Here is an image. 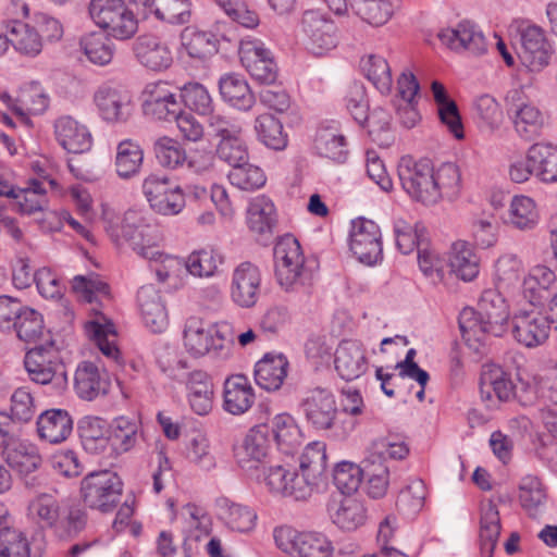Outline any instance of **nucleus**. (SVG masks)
I'll return each instance as SVG.
<instances>
[{
  "label": "nucleus",
  "mask_w": 557,
  "mask_h": 557,
  "mask_svg": "<svg viewBox=\"0 0 557 557\" xmlns=\"http://www.w3.org/2000/svg\"><path fill=\"white\" fill-rule=\"evenodd\" d=\"M508 305L495 288L485 289L478 308H465L458 318L461 336L476 354H482L488 334L502 336L509 319Z\"/></svg>",
  "instance_id": "nucleus-1"
},
{
  "label": "nucleus",
  "mask_w": 557,
  "mask_h": 557,
  "mask_svg": "<svg viewBox=\"0 0 557 557\" xmlns=\"http://www.w3.org/2000/svg\"><path fill=\"white\" fill-rule=\"evenodd\" d=\"M235 343L233 327L227 322L209 323L191 317L184 329V346L194 357L211 355L226 360L232 356Z\"/></svg>",
  "instance_id": "nucleus-2"
},
{
  "label": "nucleus",
  "mask_w": 557,
  "mask_h": 557,
  "mask_svg": "<svg viewBox=\"0 0 557 557\" xmlns=\"http://www.w3.org/2000/svg\"><path fill=\"white\" fill-rule=\"evenodd\" d=\"M108 233L117 247L127 244L144 259L158 260L161 257L158 230L148 222L143 211L127 210L121 223L110 225Z\"/></svg>",
  "instance_id": "nucleus-3"
},
{
  "label": "nucleus",
  "mask_w": 557,
  "mask_h": 557,
  "mask_svg": "<svg viewBox=\"0 0 557 557\" xmlns=\"http://www.w3.org/2000/svg\"><path fill=\"white\" fill-rule=\"evenodd\" d=\"M307 422L318 431H331L337 440L347 438L357 425L354 418L339 420L334 395L325 388L317 387L307 393L300 403Z\"/></svg>",
  "instance_id": "nucleus-4"
},
{
  "label": "nucleus",
  "mask_w": 557,
  "mask_h": 557,
  "mask_svg": "<svg viewBox=\"0 0 557 557\" xmlns=\"http://www.w3.org/2000/svg\"><path fill=\"white\" fill-rule=\"evenodd\" d=\"M123 486V481L115 471L95 470L81 480L79 496L87 508L108 513L120 504Z\"/></svg>",
  "instance_id": "nucleus-5"
},
{
  "label": "nucleus",
  "mask_w": 557,
  "mask_h": 557,
  "mask_svg": "<svg viewBox=\"0 0 557 557\" xmlns=\"http://www.w3.org/2000/svg\"><path fill=\"white\" fill-rule=\"evenodd\" d=\"M398 176L404 190L413 200L426 206L440 201V191L434 182V166L430 160L416 161L411 157H403L398 164Z\"/></svg>",
  "instance_id": "nucleus-6"
},
{
  "label": "nucleus",
  "mask_w": 557,
  "mask_h": 557,
  "mask_svg": "<svg viewBox=\"0 0 557 557\" xmlns=\"http://www.w3.org/2000/svg\"><path fill=\"white\" fill-rule=\"evenodd\" d=\"M208 131L211 137L219 139L216 156L232 169L249 160L248 148L243 139V127L237 120L212 114L208 120Z\"/></svg>",
  "instance_id": "nucleus-7"
},
{
  "label": "nucleus",
  "mask_w": 557,
  "mask_h": 557,
  "mask_svg": "<svg viewBox=\"0 0 557 557\" xmlns=\"http://www.w3.org/2000/svg\"><path fill=\"white\" fill-rule=\"evenodd\" d=\"M275 276L286 290L305 285L311 280V271L305 267V257L299 242L293 235H285L274 246Z\"/></svg>",
  "instance_id": "nucleus-8"
},
{
  "label": "nucleus",
  "mask_w": 557,
  "mask_h": 557,
  "mask_svg": "<svg viewBox=\"0 0 557 557\" xmlns=\"http://www.w3.org/2000/svg\"><path fill=\"white\" fill-rule=\"evenodd\" d=\"M24 364L30 380L35 383L45 385L55 380L60 386L66 384L65 367L51 338L29 349L25 355Z\"/></svg>",
  "instance_id": "nucleus-9"
},
{
  "label": "nucleus",
  "mask_w": 557,
  "mask_h": 557,
  "mask_svg": "<svg viewBox=\"0 0 557 557\" xmlns=\"http://www.w3.org/2000/svg\"><path fill=\"white\" fill-rule=\"evenodd\" d=\"M143 191L150 207L163 215L180 213L185 207V197L181 188L165 175L151 174L143 183Z\"/></svg>",
  "instance_id": "nucleus-10"
},
{
  "label": "nucleus",
  "mask_w": 557,
  "mask_h": 557,
  "mask_svg": "<svg viewBox=\"0 0 557 557\" xmlns=\"http://www.w3.org/2000/svg\"><path fill=\"white\" fill-rule=\"evenodd\" d=\"M349 247L357 259L367 265L383 258L382 236L379 225L363 218L352 221Z\"/></svg>",
  "instance_id": "nucleus-11"
},
{
  "label": "nucleus",
  "mask_w": 557,
  "mask_h": 557,
  "mask_svg": "<svg viewBox=\"0 0 557 557\" xmlns=\"http://www.w3.org/2000/svg\"><path fill=\"white\" fill-rule=\"evenodd\" d=\"M100 116L108 123H126L134 112L129 91L121 86L103 84L94 95Z\"/></svg>",
  "instance_id": "nucleus-12"
},
{
  "label": "nucleus",
  "mask_w": 557,
  "mask_h": 557,
  "mask_svg": "<svg viewBox=\"0 0 557 557\" xmlns=\"http://www.w3.org/2000/svg\"><path fill=\"white\" fill-rule=\"evenodd\" d=\"M270 426L258 424L249 430L240 444L234 447L238 466L246 471H259L267 463L270 448Z\"/></svg>",
  "instance_id": "nucleus-13"
},
{
  "label": "nucleus",
  "mask_w": 557,
  "mask_h": 557,
  "mask_svg": "<svg viewBox=\"0 0 557 557\" xmlns=\"http://www.w3.org/2000/svg\"><path fill=\"white\" fill-rule=\"evenodd\" d=\"M438 38L444 46L458 53L468 52L479 57L487 51L483 32L470 21H461L454 27L442 29Z\"/></svg>",
  "instance_id": "nucleus-14"
},
{
  "label": "nucleus",
  "mask_w": 557,
  "mask_h": 557,
  "mask_svg": "<svg viewBox=\"0 0 557 557\" xmlns=\"http://www.w3.org/2000/svg\"><path fill=\"white\" fill-rule=\"evenodd\" d=\"M480 394L486 407L497 408L500 403H508L517 397V386L510 373L498 366L484 368L480 379Z\"/></svg>",
  "instance_id": "nucleus-15"
},
{
  "label": "nucleus",
  "mask_w": 557,
  "mask_h": 557,
  "mask_svg": "<svg viewBox=\"0 0 557 557\" xmlns=\"http://www.w3.org/2000/svg\"><path fill=\"white\" fill-rule=\"evenodd\" d=\"M261 289V274L257 265L245 261L238 264L232 275L231 299L240 308L253 307Z\"/></svg>",
  "instance_id": "nucleus-16"
},
{
  "label": "nucleus",
  "mask_w": 557,
  "mask_h": 557,
  "mask_svg": "<svg viewBox=\"0 0 557 557\" xmlns=\"http://www.w3.org/2000/svg\"><path fill=\"white\" fill-rule=\"evenodd\" d=\"M520 44L519 58L529 71L540 72L549 64L552 46L540 26L530 25L523 28L520 34Z\"/></svg>",
  "instance_id": "nucleus-17"
},
{
  "label": "nucleus",
  "mask_w": 557,
  "mask_h": 557,
  "mask_svg": "<svg viewBox=\"0 0 557 557\" xmlns=\"http://www.w3.org/2000/svg\"><path fill=\"white\" fill-rule=\"evenodd\" d=\"M512 323L515 338L525 347H536L543 344L554 326V320L548 310L546 315L537 311L520 312L513 317Z\"/></svg>",
  "instance_id": "nucleus-18"
},
{
  "label": "nucleus",
  "mask_w": 557,
  "mask_h": 557,
  "mask_svg": "<svg viewBox=\"0 0 557 557\" xmlns=\"http://www.w3.org/2000/svg\"><path fill=\"white\" fill-rule=\"evenodd\" d=\"M301 30L307 36V48L314 55H322L336 47L335 26L318 11L302 14Z\"/></svg>",
  "instance_id": "nucleus-19"
},
{
  "label": "nucleus",
  "mask_w": 557,
  "mask_h": 557,
  "mask_svg": "<svg viewBox=\"0 0 557 557\" xmlns=\"http://www.w3.org/2000/svg\"><path fill=\"white\" fill-rule=\"evenodd\" d=\"M137 14L147 16L153 14L156 18L171 25L188 24L191 20V3L189 0H128Z\"/></svg>",
  "instance_id": "nucleus-20"
},
{
  "label": "nucleus",
  "mask_w": 557,
  "mask_h": 557,
  "mask_svg": "<svg viewBox=\"0 0 557 557\" xmlns=\"http://www.w3.org/2000/svg\"><path fill=\"white\" fill-rule=\"evenodd\" d=\"M368 363L366 349L358 341L344 339L334 352L335 371L346 382L362 376L368 370Z\"/></svg>",
  "instance_id": "nucleus-21"
},
{
  "label": "nucleus",
  "mask_w": 557,
  "mask_h": 557,
  "mask_svg": "<svg viewBox=\"0 0 557 557\" xmlns=\"http://www.w3.org/2000/svg\"><path fill=\"white\" fill-rule=\"evenodd\" d=\"M136 60L152 71H162L171 66L173 55L166 42L152 34L138 36L133 44Z\"/></svg>",
  "instance_id": "nucleus-22"
},
{
  "label": "nucleus",
  "mask_w": 557,
  "mask_h": 557,
  "mask_svg": "<svg viewBox=\"0 0 557 557\" xmlns=\"http://www.w3.org/2000/svg\"><path fill=\"white\" fill-rule=\"evenodd\" d=\"M240 62L256 81L273 84L277 76V67L271 52L255 42H245L239 49Z\"/></svg>",
  "instance_id": "nucleus-23"
},
{
  "label": "nucleus",
  "mask_w": 557,
  "mask_h": 557,
  "mask_svg": "<svg viewBox=\"0 0 557 557\" xmlns=\"http://www.w3.org/2000/svg\"><path fill=\"white\" fill-rule=\"evenodd\" d=\"M54 135L62 148L70 153H83L92 145L87 127L69 115L55 120Z\"/></svg>",
  "instance_id": "nucleus-24"
},
{
  "label": "nucleus",
  "mask_w": 557,
  "mask_h": 557,
  "mask_svg": "<svg viewBox=\"0 0 557 557\" xmlns=\"http://www.w3.org/2000/svg\"><path fill=\"white\" fill-rule=\"evenodd\" d=\"M137 302L145 325L153 333L162 332L168 325V313L156 287L141 286L137 293Z\"/></svg>",
  "instance_id": "nucleus-25"
},
{
  "label": "nucleus",
  "mask_w": 557,
  "mask_h": 557,
  "mask_svg": "<svg viewBox=\"0 0 557 557\" xmlns=\"http://www.w3.org/2000/svg\"><path fill=\"white\" fill-rule=\"evenodd\" d=\"M109 382L107 374L101 372L91 361H83L78 364L74 376V388L77 396L85 400H94L99 395L107 393Z\"/></svg>",
  "instance_id": "nucleus-26"
},
{
  "label": "nucleus",
  "mask_w": 557,
  "mask_h": 557,
  "mask_svg": "<svg viewBox=\"0 0 557 557\" xmlns=\"http://www.w3.org/2000/svg\"><path fill=\"white\" fill-rule=\"evenodd\" d=\"M288 364L283 354H265L255 366L256 383L265 391H277L287 376Z\"/></svg>",
  "instance_id": "nucleus-27"
},
{
  "label": "nucleus",
  "mask_w": 557,
  "mask_h": 557,
  "mask_svg": "<svg viewBox=\"0 0 557 557\" xmlns=\"http://www.w3.org/2000/svg\"><path fill=\"white\" fill-rule=\"evenodd\" d=\"M223 396V408L232 414L245 413L255 401L253 388L243 374H235L226 379Z\"/></svg>",
  "instance_id": "nucleus-28"
},
{
  "label": "nucleus",
  "mask_w": 557,
  "mask_h": 557,
  "mask_svg": "<svg viewBox=\"0 0 557 557\" xmlns=\"http://www.w3.org/2000/svg\"><path fill=\"white\" fill-rule=\"evenodd\" d=\"M73 430V419L64 409H49L37 419V432L40 438L58 444L65 441Z\"/></svg>",
  "instance_id": "nucleus-29"
},
{
  "label": "nucleus",
  "mask_w": 557,
  "mask_h": 557,
  "mask_svg": "<svg viewBox=\"0 0 557 557\" xmlns=\"http://www.w3.org/2000/svg\"><path fill=\"white\" fill-rule=\"evenodd\" d=\"M523 285L524 293L530 294V301L533 305L548 306L557 295L556 275L543 265L534 268Z\"/></svg>",
  "instance_id": "nucleus-30"
},
{
  "label": "nucleus",
  "mask_w": 557,
  "mask_h": 557,
  "mask_svg": "<svg viewBox=\"0 0 557 557\" xmlns=\"http://www.w3.org/2000/svg\"><path fill=\"white\" fill-rule=\"evenodd\" d=\"M329 515L338 528L354 531L364 523L366 509L361 502L352 497L333 498L327 506Z\"/></svg>",
  "instance_id": "nucleus-31"
},
{
  "label": "nucleus",
  "mask_w": 557,
  "mask_h": 557,
  "mask_svg": "<svg viewBox=\"0 0 557 557\" xmlns=\"http://www.w3.org/2000/svg\"><path fill=\"white\" fill-rule=\"evenodd\" d=\"M153 152L158 162L169 169H177L187 163L189 169H194L196 172H205L212 166L211 160H208L201 168L196 166L195 161L187 158L180 143L166 136L160 137L154 141Z\"/></svg>",
  "instance_id": "nucleus-32"
},
{
  "label": "nucleus",
  "mask_w": 557,
  "mask_h": 557,
  "mask_svg": "<svg viewBox=\"0 0 557 557\" xmlns=\"http://www.w3.org/2000/svg\"><path fill=\"white\" fill-rule=\"evenodd\" d=\"M528 158L537 180L543 183L557 182V146L535 143L528 149Z\"/></svg>",
  "instance_id": "nucleus-33"
},
{
  "label": "nucleus",
  "mask_w": 557,
  "mask_h": 557,
  "mask_svg": "<svg viewBox=\"0 0 557 557\" xmlns=\"http://www.w3.org/2000/svg\"><path fill=\"white\" fill-rule=\"evenodd\" d=\"M186 387L191 409L199 416L209 413L212 409L213 384L210 376L196 370L188 373Z\"/></svg>",
  "instance_id": "nucleus-34"
},
{
  "label": "nucleus",
  "mask_w": 557,
  "mask_h": 557,
  "mask_svg": "<svg viewBox=\"0 0 557 557\" xmlns=\"http://www.w3.org/2000/svg\"><path fill=\"white\" fill-rule=\"evenodd\" d=\"M509 111L513 113L515 128L521 138L533 140L541 135L545 117L537 107L524 102L511 103Z\"/></svg>",
  "instance_id": "nucleus-35"
},
{
  "label": "nucleus",
  "mask_w": 557,
  "mask_h": 557,
  "mask_svg": "<svg viewBox=\"0 0 557 557\" xmlns=\"http://www.w3.org/2000/svg\"><path fill=\"white\" fill-rule=\"evenodd\" d=\"M499 511L492 500L482 503L480 519V548L482 557H493L500 534Z\"/></svg>",
  "instance_id": "nucleus-36"
},
{
  "label": "nucleus",
  "mask_w": 557,
  "mask_h": 557,
  "mask_svg": "<svg viewBox=\"0 0 557 557\" xmlns=\"http://www.w3.org/2000/svg\"><path fill=\"white\" fill-rule=\"evenodd\" d=\"M219 88L223 100L238 110L248 111L256 102L248 83L239 75L222 76L219 81Z\"/></svg>",
  "instance_id": "nucleus-37"
},
{
  "label": "nucleus",
  "mask_w": 557,
  "mask_h": 557,
  "mask_svg": "<svg viewBox=\"0 0 557 557\" xmlns=\"http://www.w3.org/2000/svg\"><path fill=\"white\" fill-rule=\"evenodd\" d=\"M434 101L437 104V111L441 122L447 126L449 132L457 139L463 138V126L456 102L449 98L445 86L434 81L431 85Z\"/></svg>",
  "instance_id": "nucleus-38"
},
{
  "label": "nucleus",
  "mask_w": 557,
  "mask_h": 557,
  "mask_svg": "<svg viewBox=\"0 0 557 557\" xmlns=\"http://www.w3.org/2000/svg\"><path fill=\"white\" fill-rule=\"evenodd\" d=\"M139 423L136 419L121 416L108 425L109 445L116 454L129 451L137 443Z\"/></svg>",
  "instance_id": "nucleus-39"
},
{
  "label": "nucleus",
  "mask_w": 557,
  "mask_h": 557,
  "mask_svg": "<svg viewBox=\"0 0 557 557\" xmlns=\"http://www.w3.org/2000/svg\"><path fill=\"white\" fill-rule=\"evenodd\" d=\"M78 433L84 449L90 454H101L109 446L108 424L99 417H84L78 422Z\"/></svg>",
  "instance_id": "nucleus-40"
},
{
  "label": "nucleus",
  "mask_w": 557,
  "mask_h": 557,
  "mask_svg": "<svg viewBox=\"0 0 557 557\" xmlns=\"http://www.w3.org/2000/svg\"><path fill=\"white\" fill-rule=\"evenodd\" d=\"M247 224L250 231L265 235L271 234L276 224V211L272 200L265 196L253 198L247 209Z\"/></svg>",
  "instance_id": "nucleus-41"
},
{
  "label": "nucleus",
  "mask_w": 557,
  "mask_h": 557,
  "mask_svg": "<svg viewBox=\"0 0 557 557\" xmlns=\"http://www.w3.org/2000/svg\"><path fill=\"white\" fill-rule=\"evenodd\" d=\"M8 465L21 473H30L41 465V456L35 445L20 442L17 438L2 450Z\"/></svg>",
  "instance_id": "nucleus-42"
},
{
  "label": "nucleus",
  "mask_w": 557,
  "mask_h": 557,
  "mask_svg": "<svg viewBox=\"0 0 557 557\" xmlns=\"http://www.w3.org/2000/svg\"><path fill=\"white\" fill-rule=\"evenodd\" d=\"M187 54L197 60H207L218 52V38L210 32L186 27L181 34Z\"/></svg>",
  "instance_id": "nucleus-43"
},
{
  "label": "nucleus",
  "mask_w": 557,
  "mask_h": 557,
  "mask_svg": "<svg viewBox=\"0 0 557 557\" xmlns=\"http://www.w3.org/2000/svg\"><path fill=\"white\" fill-rule=\"evenodd\" d=\"M92 310L96 318L86 323V333L104 356L117 360L120 351L114 342L109 338L115 336L114 325L106 315L98 312L95 308Z\"/></svg>",
  "instance_id": "nucleus-44"
},
{
  "label": "nucleus",
  "mask_w": 557,
  "mask_h": 557,
  "mask_svg": "<svg viewBox=\"0 0 557 557\" xmlns=\"http://www.w3.org/2000/svg\"><path fill=\"white\" fill-rule=\"evenodd\" d=\"M218 508L220 518L233 531L246 533L256 525L257 513L247 506L221 498L218 500Z\"/></svg>",
  "instance_id": "nucleus-45"
},
{
  "label": "nucleus",
  "mask_w": 557,
  "mask_h": 557,
  "mask_svg": "<svg viewBox=\"0 0 557 557\" xmlns=\"http://www.w3.org/2000/svg\"><path fill=\"white\" fill-rule=\"evenodd\" d=\"M257 139L265 147L273 150H283L287 146V134L283 129L282 122L270 113H263L256 117L253 125Z\"/></svg>",
  "instance_id": "nucleus-46"
},
{
  "label": "nucleus",
  "mask_w": 557,
  "mask_h": 557,
  "mask_svg": "<svg viewBox=\"0 0 557 557\" xmlns=\"http://www.w3.org/2000/svg\"><path fill=\"white\" fill-rule=\"evenodd\" d=\"M449 267L457 277L466 282L472 281L479 274V259L466 242L453 244Z\"/></svg>",
  "instance_id": "nucleus-47"
},
{
  "label": "nucleus",
  "mask_w": 557,
  "mask_h": 557,
  "mask_svg": "<svg viewBox=\"0 0 557 557\" xmlns=\"http://www.w3.org/2000/svg\"><path fill=\"white\" fill-rule=\"evenodd\" d=\"M273 435L278 448L290 454L301 445L302 435L294 418L287 413L277 414L270 426V435Z\"/></svg>",
  "instance_id": "nucleus-48"
},
{
  "label": "nucleus",
  "mask_w": 557,
  "mask_h": 557,
  "mask_svg": "<svg viewBox=\"0 0 557 557\" xmlns=\"http://www.w3.org/2000/svg\"><path fill=\"white\" fill-rule=\"evenodd\" d=\"M17 337L25 343L44 344L50 338L49 331H46L42 315L36 310L26 307L12 330Z\"/></svg>",
  "instance_id": "nucleus-49"
},
{
  "label": "nucleus",
  "mask_w": 557,
  "mask_h": 557,
  "mask_svg": "<svg viewBox=\"0 0 557 557\" xmlns=\"http://www.w3.org/2000/svg\"><path fill=\"white\" fill-rule=\"evenodd\" d=\"M10 44L18 52L26 55H37L41 51V40L37 32L21 21H11L7 25Z\"/></svg>",
  "instance_id": "nucleus-50"
},
{
  "label": "nucleus",
  "mask_w": 557,
  "mask_h": 557,
  "mask_svg": "<svg viewBox=\"0 0 557 557\" xmlns=\"http://www.w3.org/2000/svg\"><path fill=\"white\" fill-rule=\"evenodd\" d=\"M394 235L396 247L404 255L426 245L425 227L421 223L412 225L404 219H397L394 222Z\"/></svg>",
  "instance_id": "nucleus-51"
},
{
  "label": "nucleus",
  "mask_w": 557,
  "mask_h": 557,
  "mask_svg": "<svg viewBox=\"0 0 557 557\" xmlns=\"http://www.w3.org/2000/svg\"><path fill=\"white\" fill-rule=\"evenodd\" d=\"M81 49L87 59L96 65H107L111 62L114 46L111 39L102 33H90L82 37Z\"/></svg>",
  "instance_id": "nucleus-52"
},
{
  "label": "nucleus",
  "mask_w": 557,
  "mask_h": 557,
  "mask_svg": "<svg viewBox=\"0 0 557 557\" xmlns=\"http://www.w3.org/2000/svg\"><path fill=\"white\" fill-rule=\"evenodd\" d=\"M509 223L521 231L535 227L539 222V213L534 200L528 196L512 197L508 214Z\"/></svg>",
  "instance_id": "nucleus-53"
},
{
  "label": "nucleus",
  "mask_w": 557,
  "mask_h": 557,
  "mask_svg": "<svg viewBox=\"0 0 557 557\" xmlns=\"http://www.w3.org/2000/svg\"><path fill=\"white\" fill-rule=\"evenodd\" d=\"M400 7V0H363L352 12L367 23L381 26Z\"/></svg>",
  "instance_id": "nucleus-54"
},
{
  "label": "nucleus",
  "mask_w": 557,
  "mask_h": 557,
  "mask_svg": "<svg viewBox=\"0 0 557 557\" xmlns=\"http://www.w3.org/2000/svg\"><path fill=\"white\" fill-rule=\"evenodd\" d=\"M361 70L366 77L374 85L381 94L391 91L393 79L387 61L376 54H369L361 59Z\"/></svg>",
  "instance_id": "nucleus-55"
},
{
  "label": "nucleus",
  "mask_w": 557,
  "mask_h": 557,
  "mask_svg": "<svg viewBox=\"0 0 557 557\" xmlns=\"http://www.w3.org/2000/svg\"><path fill=\"white\" fill-rule=\"evenodd\" d=\"M144 153L139 145L131 139L121 141L116 149L115 166L120 177L128 178L138 173Z\"/></svg>",
  "instance_id": "nucleus-56"
},
{
  "label": "nucleus",
  "mask_w": 557,
  "mask_h": 557,
  "mask_svg": "<svg viewBox=\"0 0 557 557\" xmlns=\"http://www.w3.org/2000/svg\"><path fill=\"white\" fill-rule=\"evenodd\" d=\"M227 177L234 187L244 191H255L263 187L267 182L263 170L248 161L231 169Z\"/></svg>",
  "instance_id": "nucleus-57"
},
{
  "label": "nucleus",
  "mask_w": 557,
  "mask_h": 557,
  "mask_svg": "<svg viewBox=\"0 0 557 557\" xmlns=\"http://www.w3.org/2000/svg\"><path fill=\"white\" fill-rule=\"evenodd\" d=\"M294 552L299 557H330L333 546L325 535L317 532H305L295 536Z\"/></svg>",
  "instance_id": "nucleus-58"
},
{
  "label": "nucleus",
  "mask_w": 557,
  "mask_h": 557,
  "mask_svg": "<svg viewBox=\"0 0 557 557\" xmlns=\"http://www.w3.org/2000/svg\"><path fill=\"white\" fill-rule=\"evenodd\" d=\"M314 147L321 157L344 162L347 157L346 140L343 135L324 128L318 132Z\"/></svg>",
  "instance_id": "nucleus-59"
},
{
  "label": "nucleus",
  "mask_w": 557,
  "mask_h": 557,
  "mask_svg": "<svg viewBox=\"0 0 557 557\" xmlns=\"http://www.w3.org/2000/svg\"><path fill=\"white\" fill-rule=\"evenodd\" d=\"M434 182L440 191V200L442 198L455 199L461 188V175L455 163L446 162L434 170Z\"/></svg>",
  "instance_id": "nucleus-60"
},
{
  "label": "nucleus",
  "mask_w": 557,
  "mask_h": 557,
  "mask_svg": "<svg viewBox=\"0 0 557 557\" xmlns=\"http://www.w3.org/2000/svg\"><path fill=\"white\" fill-rule=\"evenodd\" d=\"M73 290L89 302H100L102 299L110 298L109 285L101 281L98 275H76L72 282Z\"/></svg>",
  "instance_id": "nucleus-61"
},
{
  "label": "nucleus",
  "mask_w": 557,
  "mask_h": 557,
  "mask_svg": "<svg viewBox=\"0 0 557 557\" xmlns=\"http://www.w3.org/2000/svg\"><path fill=\"white\" fill-rule=\"evenodd\" d=\"M180 98L184 104L201 114H210L213 110V101L208 89L200 83H187L181 88Z\"/></svg>",
  "instance_id": "nucleus-62"
},
{
  "label": "nucleus",
  "mask_w": 557,
  "mask_h": 557,
  "mask_svg": "<svg viewBox=\"0 0 557 557\" xmlns=\"http://www.w3.org/2000/svg\"><path fill=\"white\" fill-rule=\"evenodd\" d=\"M363 463L357 466L352 462L343 461L336 465L333 471V482L343 495H350L360 486L363 478Z\"/></svg>",
  "instance_id": "nucleus-63"
},
{
  "label": "nucleus",
  "mask_w": 557,
  "mask_h": 557,
  "mask_svg": "<svg viewBox=\"0 0 557 557\" xmlns=\"http://www.w3.org/2000/svg\"><path fill=\"white\" fill-rule=\"evenodd\" d=\"M223 262V257L214 249L191 252L186 261L188 272L195 276H211Z\"/></svg>",
  "instance_id": "nucleus-64"
}]
</instances>
